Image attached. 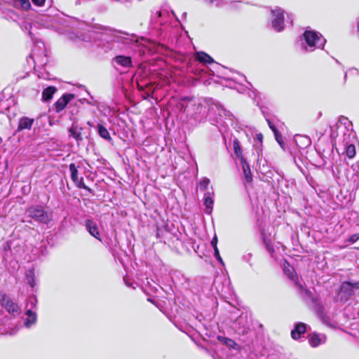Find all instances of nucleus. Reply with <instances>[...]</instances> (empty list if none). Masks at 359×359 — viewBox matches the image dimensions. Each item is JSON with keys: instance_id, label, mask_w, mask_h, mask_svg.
Returning a JSON list of instances; mask_svg holds the SVG:
<instances>
[{"instance_id": "1", "label": "nucleus", "mask_w": 359, "mask_h": 359, "mask_svg": "<svg viewBox=\"0 0 359 359\" xmlns=\"http://www.w3.org/2000/svg\"><path fill=\"white\" fill-rule=\"evenodd\" d=\"M94 31L99 33L96 46L102 47L104 52L118 48L126 49L138 42L137 36L135 34L122 32L102 25L92 26Z\"/></svg>"}, {"instance_id": "2", "label": "nucleus", "mask_w": 359, "mask_h": 359, "mask_svg": "<svg viewBox=\"0 0 359 359\" xmlns=\"http://www.w3.org/2000/svg\"><path fill=\"white\" fill-rule=\"evenodd\" d=\"M97 24H88L86 22L80 21L76 18H74L69 16L64 17H56L54 18L51 22V27L61 34H73L75 35L74 32L78 31L79 29H87V34H76L75 38L85 43H93L96 45L95 41V36L94 34L99 35L94 31L92 26L96 25ZM96 38H97L96 36Z\"/></svg>"}, {"instance_id": "3", "label": "nucleus", "mask_w": 359, "mask_h": 359, "mask_svg": "<svg viewBox=\"0 0 359 359\" xmlns=\"http://www.w3.org/2000/svg\"><path fill=\"white\" fill-rule=\"evenodd\" d=\"M174 17L175 13L167 9L153 11L150 19V27L154 32V36L164 38Z\"/></svg>"}, {"instance_id": "4", "label": "nucleus", "mask_w": 359, "mask_h": 359, "mask_svg": "<svg viewBox=\"0 0 359 359\" xmlns=\"http://www.w3.org/2000/svg\"><path fill=\"white\" fill-rule=\"evenodd\" d=\"M300 46L305 52H313L316 49H323L326 39L318 32L306 29L300 36Z\"/></svg>"}, {"instance_id": "5", "label": "nucleus", "mask_w": 359, "mask_h": 359, "mask_svg": "<svg viewBox=\"0 0 359 359\" xmlns=\"http://www.w3.org/2000/svg\"><path fill=\"white\" fill-rule=\"evenodd\" d=\"M209 116L210 121H212L213 125L219 124L222 127L228 126L226 121H228L231 126L234 122V116L222 106L218 104H215L210 108Z\"/></svg>"}, {"instance_id": "6", "label": "nucleus", "mask_w": 359, "mask_h": 359, "mask_svg": "<svg viewBox=\"0 0 359 359\" xmlns=\"http://www.w3.org/2000/svg\"><path fill=\"white\" fill-rule=\"evenodd\" d=\"M184 112L187 116L194 118L196 122L200 123L203 121L207 116L206 107L198 99H189Z\"/></svg>"}, {"instance_id": "7", "label": "nucleus", "mask_w": 359, "mask_h": 359, "mask_svg": "<svg viewBox=\"0 0 359 359\" xmlns=\"http://www.w3.org/2000/svg\"><path fill=\"white\" fill-rule=\"evenodd\" d=\"M359 290V281L347 280L341 283L338 298L341 302L348 301Z\"/></svg>"}, {"instance_id": "8", "label": "nucleus", "mask_w": 359, "mask_h": 359, "mask_svg": "<svg viewBox=\"0 0 359 359\" xmlns=\"http://www.w3.org/2000/svg\"><path fill=\"white\" fill-rule=\"evenodd\" d=\"M271 22L272 28L280 32L285 28L284 11L279 7L271 10Z\"/></svg>"}, {"instance_id": "9", "label": "nucleus", "mask_w": 359, "mask_h": 359, "mask_svg": "<svg viewBox=\"0 0 359 359\" xmlns=\"http://www.w3.org/2000/svg\"><path fill=\"white\" fill-rule=\"evenodd\" d=\"M27 212L29 217L39 222L47 224L50 220L49 214L41 206H32Z\"/></svg>"}, {"instance_id": "10", "label": "nucleus", "mask_w": 359, "mask_h": 359, "mask_svg": "<svg viewBox=\"0 0 359 359\" xmlns=\"http://www.w3.org/2000/svg\"><path fill=\"white\" fill-rule=\"evenodd\" d=\"M0 303L1 306L14 318L20 316L22 313L21 308L9 297L4 294L2 295L0 299Z\"/></svg>"}, {"instance_id": "11", "label": "nucleus", "mask_w": 359, "mask_h": 359, "mask_svg": "<svg viewBox=\"0 0 359 359\" xmlns=\"http://www.w3.org/2000/svg\"><path fill=\"white\" fill-rule=\"evenodd\" d=\"M111 63L114 67L119 72H122L124 69L132 67L131 57L126 55H116L112 59Z\"/></svg>"}, {"instance_id": "12", "label": "nucleus", "mask_w": 359, "mask_h": 359, "mask_svg": "<svg viewBox=\"0 0 359 359\" xmlns=\"http://www.w3.org/2000/svg\"><path fill=\"white\" fill-rule=\"evenodd\" d=\"M250 321L247 314H241L234 322L233 326L238 334H245L250 327Z\"/></svg>"}, {"instance_id": "13", "label": "nucleus", "mask_w": 359, "mask_h": 359, "mask_svg": "<svg viewBox=\"0 0 359 359\" xmlns=\"http://www.w3.org/2000/svg\"><path fill=\"white\" fill-rule=\"evenodd\" d=\"M83 225L85 226L88 232L94 238L102 242L100 233L97 223L91 219H86L84 221Z\"/></svg>"}, {"instance_id": "14", "label": "nucleus", "mask_w": 359, "mask_h": 359, "mask_svg": "<svg viewBox=\"0 0 359 359\" xmlns=\"http://www.w3.org/2000/svg\"><path fill=\"white\" fill-rule=\"evenodd\" d=\"M34 123V119L27 116H22L18 121L17 131L31 130Z\"/></svg>"}, {"instance_id": "15", "label": "nucleus", "mask_w": 359, "mask_h": 359, "mask_svg": "<svg viewBox=\"0 0 359 359\" xmlns=\"http://www.w3.org/2000/svg\"><path fill=\"white\" fill-rule=\"evenodd\" d=\"M74 97L72 94L63 95L60 99L55 103V111L60 112L65 109L69 102Z\"/></svg>"}, {"instance_id": "16", "label": "nucleus", "mask_w": 359, "mask_h": 359, "mask_svg": "<svg viewBox=\"0 0 359 359\" xmlns=\"http://www.w3.org/2000/svg\"><path fill=\"white\" fill-rule=\"evenodd\" d=\"M211 190H212V188L211 187ZM213 195L214 193L212 191H207L204 194L203 196V201H204V205L206 207V213L210 214L214 204V200H213Z\"/></svg>"}, {"instance_id": "17", "label": "nucleus", "mask_w": 359, "mask_h": 359, "mask_svg": "<svg viewBox=\"0 0 359 359\" xmlns=\"http://www.w3.org/2000/svg\"><path fill=\"white\" fill-rule=\"evenodd\" d=\"M25 314L26 318L25 320L24 325L27 328H29L36 323V313L31 309H27Z\"/></svg>"}, {"instance_id": "18", "label": "nucleus", "mask_w": 359, "mask_h": 359, "mask_svg": "<svg viewBox=\"0 0 359 359\" xmlns=\"http://www.w3.org/2000/svg\"><path fill=\"white\" fill-rule=\"evenodd\" d=\"M306 325L304 323H299L296 324L294 328L291 331V337L294 339H298L300 338L301 334L306 332Z\"/></svg>"}, {"instance_id": "19", "label": "nucleus", "mask_w": 359, "mask_h": 359, "mask_svg": "<svg viewBox=\"0 0 359 359\" xmlns=\"http://www.w3.org/2000/svg\"><path fill=\"white\" fill-rule=\"evenodd\" d=\"M240 163L242 166L243 172L245 176L246 182H251L252 180V177L249 164L248 163L245 158H241Z\"/></svg>"}, {"instance_id": "20", "label": "nucleus", "mask_w": 359, "mask_h": 359, "mask_svg": "<svg viewBox=\"0 0 359 359\" xmlns=\"http://www.w3.org/2000/svg\"><path fill=\"white\" fill-rule=\"evenodd\" d=\"M325 339L324 336L321 337L316 333L310 334L308 336L309 343L312 347H317L320 344L325 343Z\"/></svg>"}, {"instance_id": "21", "label": "nucleus", "mask_w": 359, "mask_h": 359, "mask_svg": "<svg viewBox=\"0 0 359 359\" xmlns=\"http://www.w3.org/2000/svg\"><path fill=\"white\" fill-rule=\"evenodd\" d=\"M82 128L79 127L76 124L73 123L72 127L69 129V137H72L76 140L77 142L82 141L83 138L81 136Z\"/></svg>"}, {"instance_id": "22", "label": "nucleus", "mask_w": 359, "mask_h": 359, "mask_svg": "<svg viewBox=\"0 0 359 359\" xmlns=\"http://www.w3.org/2000/svg\"><path fill=\"white\" fill-rule=\"evenodd\" d=\"M195 59L203 64H211L215 62L211 56L203 51L196 52Z\"/></svg>"}, {"instance_id": "23", "label": "nucleus", "mask_w": 359, "mask_h": 359, "mask_svg": "<svg viewBox=\"0 0 359 359\" xmlns=\"http://www.w3.org/2000/svg\"><path fill=\"white\" fill-rule=\"evenodd\" d=\"M294 140L297 146L302 149L307 147L311 143V139L304 135H297L294 137Z\"/></svg>"}, {"instance_id": "24", "label": "nucleus", "mask_w": 359, "mask_h": 359, "mask_svg": "<svg viewBox=\"0 0 359 359\" xmlns=\"http://www.w3.org/2000/svg\"><path fill=\"white\" fill-rule=\"evenodd\" d=\"M57 88L54 86H48L45 88L42 92V100L44 102L50 100L56 92Z\"/></svg>"}, {"instance_id": "25", "label": "nucleus", "mask_w": 359, "mask_h": 359, "mask_svg": "<svg viewBox=\"0 0 359 359\" xmlns=\"http://www.w3.org/2000/svg\"><path fill=\"white\" fill-rule=\"evenodd\" d=\"M284 273L285 275L292 280L296 282L297 280V273L292 266H291L287 262L284 265Z\"/></svg>"}, {"instance_id": "26", "label": "nucleus", "mask_w": 359, "mask_h": 359, "mask_svg": "<svg viewBox=\"0 0 359 359\" xmlns=\"http://www.w3.org/2000/svg\"><path fill=\"white\" fill-rule=\"evenodd\" d=\"M97 132H98L99 135L101 137H102V138H104V139H105L107 140H111L108 130L102 124H98L97 125Z\"/></svg>"}, {"instance_id": "27", "label": "nucleus", "mask_w": 359, "mask_h": 359, "mask_svg": "<svg viewBox=\"0 0 359 359\" xmlns=\"http://www.w3.org/2000/svg\"><path fill=\"white\" fill-rule=\"evenodd\" d=\"M233 147L235 154L237 156V157L239 158V160H241V158H244L242 154V149L240 146V142L237 139H234L233 141Z\"/></svg>"}, {"instance_id": "28", "label": "nucleus", "mask_w": 359, "mask_h": 359, "mask_svg": "<svg viewBox=\"0 0 359 359\" xmlns=\"http://www.w3.org/2000/svg\"><path fill=\"white\" fill-rule=\"evenodd\" d=\"M26 279L27 283L31 287H34L36 285L35 276L34 270H29L26 273Z\"/></svg>"}, {"instance_id": "29", "label": "nucleus", "mask_w": 359, "mask_h": 359, "mask_svg": "<svg viewBox=\"0 0 359 359\" xmlns=\"http://www.w3.org/2000/svg\"><path fill=\"white\" fill-rule=\"evenodd\" d=\"M205 2L211 6L216 8H222L226 4V1L225 0H204Z\"/></svg>"}, {"instance_id": "30", "label": "nucleus", "mask_w": 359, "mask_h": 359, "mask_svg": "<svg viewBox=\"0 0 359 359\" xmlns=\"http://www.w3.org/2000/svg\"><path fill=\"white\" fill-rule=\"evenodd\" d=\"M69 170L71 172V178L74 182H79L78 170L74 163L69 165Z\"/></svg>"}, {"instance_id": "31", "label": "nucleus", "mask_w": 359, "mask_h": 359, "mask_svg": "<svg viewBox=\"0 0 359 359\" xmlns=\"http://www.w3.org/2000/svg\"><path fill=\"white\" fill-rule=\"evenodd\" d=\"M209 184H210V180L207 177H204L203 179H202L200 181L198 187L201 191H207Z\"/></svg>"}, {"instance_id": "32", "label": "nucleus", "mask_w": 359, "mask_h": 359, "mask_svg": "<svg viewBox=\"0 0 359 359\" xmlns=\"http://www.w3.org/2000/svg\"><path fill=\"white\" fill-rule=\"evenodd\" d=\"M346 156L349 158H353L355 156V146L353 144H352L348 145L346 147Z\"/></svg>"}, {"instance_id": "33", "label": "nucleus", "mask_w": 359, "mask_h": 359, "mask_svg": "<svg viewBox=\"0 0 359 359\" xmlns=\"http://www.w3.org/2000/svg\"><path fill=\"white\" fill-rule=\"evenodd\" d=\"M37 304V299L35 296L29 297L27 299V307L32 310L33 308L36 307Z\"/></svg>"}, {"instance_id": "34", "label": "nucleus", "mask_w": 359, "mask_h": 359, "mask_svg": "<svg viewBox=\"0 0 359 359\" xmlns=\"http://www.w3.org/2000/svg\"><path fill=\"white\" fill-rule=\"evenodd\" d=\"M219 339L222 340L228 347L235 348V347L237 346L236 343L231 339L220 337H219Z\"/></svg>"}, {"instance_id": "35", "label": "nucleus", "mask_w": 359, "mask_h": 359, "mask_svg": "<svg viewBox=\"0 0 359 359\" xmlns=\"http://www.w3.org/2000/svg\"><path fill=\"white\" fill-rule=\"evenodd\" d=\"M267 123L271 130L273 132L276 141H278V130L275 125L269 118H266Z\"/></svg>"}, {"instance_id": "36", "label": "nucleus", "mask_w": 359, "mask_h": 359, "mask_svg": "<svg viewBox=\"0 0 359 359\" xmlns=\"http://www.w3.org/2000/svg\"><path fill=\"white\" fill-rule=\"evenodd\" d=\"M263 241L265 244L266 248L267 251L271 254V257H273V252L274 251L273 246L270 243V241L267 240L266 237L263 238Z\"/></svg>"}, {"instance_id": "37", "label": "nucleus", "mask_w": 359, "mask_h": 359, "mask_svg": "<svg viewBox=\"0 0 359 359\" xmlns=\"http://www.w3.org/2000/svg\"><path fill=\"white\" fill-rule=\"evenodd\" d=\"M74 183L80 189H83L89 192L92 191V189L84 184L83 178H81V180H79V182Z\"/></svg>"}, {"instance_id": "38", "label": "nucleus", "mask_w": 359, "mask_h": 359, "mask_svg": "<svg viewBox=\"0 0 359 359\" xmlns=\"http://www.w3.org/2000/svg\"><path fill=\"white\" fill-rule=\"evenodd\" d=\"M90 97H91V99H92V100H91V101L88 100L87 99L83 98V99H81V100H80V102H81L82 104H83V103H87V104H89V105H91V106H95V105H96V104H97V102L93 100V96H91V95H90Z\"/></svg>"}, {"instance_id": "39", "label": "nucleus", "mask_w": 359, "mask_h": 359, "mask_svg": "<svg viewBox=\"0 0 359 359\" xmlns=\"http://www.w3.org/2000/svg\"><path fill=\"white\" fill-rule=\"evenodd\" d=\"M358 240H359V233H355V234H353L351 235L348 239V241L351 243H355Z\"/></svg>"}, {"instance_id": "40", "label": "nucleus", "mask_w": 359, "mask_h": 359, "mask_svg": "<svg viewBox=\"0 0 359 359\" xmlns=\"http://www.w3.org/2000/svg\"><path fill=\"white\" fill-rule=\"evenodd\" d=\"M214 256L217 261H219V262L223 264V261H222V257L219 255V250H218L217 247H215V249H214Z\"/></svg>"}, {"instance_id": "41", "label": "nucleus", "mask_w": 359, "mask_h": 359, "mask_svg": "<svg viewBox=\"0 0 359 359\" xmlns=\"http://www.w3.org/2000/svg\"><path fill=\"white\" fill-rule=\"evenodd\" d=\"M33 4L36 5V6H42L44 2H45V0H32Z\"/></svg>"}, {"instance_id": "42", "label": "nucleus", "mask_w": 359, "mask_h": 359, "mask_svg": "<svg viewBox=\"0 0 359 359\" xmlns=\"http://www.w3.org/2000/svg\"><path fill=\"white\" fill-rule=\"evenodd\" d=\"M217 238L216 236H215L212 240L211 241V245L212 246L213 249H215V247H217Z\"/></svg>"}, {"instance_id": "43", "label": "nucleus", "mask_w": 359, "mask_h": 359, "mask_svg": "<svg viewBox=\"0 0 359 359\" xmlns=\"http://www.w3.org/2000/svg\"><path fill=\"white\" fill-rule=\"evenodd\" d=\"M22 7L26 8L27 6H30V4L28 0L24 1L22 4Z\"/></svg>"}, {"instance_id": "44", "label": "nucleus", "mask_w": 359, "mask_h": 359, "mask_svg": "<svg viewBox=\"0 0 359 359\" xmlns=\"http://www.w3.org/2000/svg\"><path fill=\"white\" fill-rule=\"evenodd\" d=\"M296 284H297V285H298V287H299V290H300L302 292H303V291H304V292H305V293H307V292H307V290H306V289L303 288V287H302V285L299 284L297 282H296Z\"/></svg>"}, {"instance_id": "45", "label": "nucleus", "mask_w": 359, "mask_h": 359, "mask_svg": "<svg viewBox=\"0 0 359 359\" xmlns=\"http://www.w3.org/2000/svg\"><path fill=\"white\" fill-rule=\"evenodd\" d=\"M358 69H356L355 68H352L348 70L349 74H355V73H358Z\"/></svg>"}, {"instance_id": "46", "label": "nucleus", "mask_w": 359, "mask_h": 359, "mask_svg": "<svg viewBox=\"0 0 359 359\" xmlns=\"http://www.w3.org/2000/svg\"><path fill=\"white\" fill-rule=\"evenodd\" d=\"M277 142L282 147L283 140H282V138H281V135L280 134L279 132H278V141H277Z\"/></svg>"}, {"instance_id": "47", "label": "nucleus", "mask_w": 359, "mask_h": 359, "mask_svg": "<svg viewBox=\"0 0 359 359\" xmlns=\"http://www.w3.org/2000/svg\"><path fill=\"white\" fill-rule=\"evenodd\" d=\"M337 130H340L341 132L344 131V128L342 126H337Z\"/></svg>"}, {"instance_id": "48", "label": "nucleus", "mask_w": 359, "mask_h": 359, "mask_svg": "<svg viewBox=\"0 0 359 359\" xmlns=\"http://www.w3.org/2000/svg\"><path fill=\"white\" fill-rule=\"evenodd\" d=\"M116 1L118 2H121V3H130L132 1V0H116Z\"/></svg>"}, {"instance_id": "49", "label": "nucleus", "mask_w": 359, "mask_h": 359, "mask_svg": "<svg viewBox=\"0 0 359 359\" xmlns=\"http://www.w3.org/2000/svg\"><path fill=\"white\" fill-rule=\"evenodd\" d=\"M334 136H335V132L334 131V129L332 128L331 137L333 138Z\"/></svg>"}, {"instance_id": "50", "label": "nucleus", "mask_w": 359, "mask_h": 359, "mask_svg": "<svg viewBox=\"0 0 359 359\" xmlns=\"http://www.w3.org/2000/svg\"><path fill=\"white\" fill-rule=\"evenodd\" d=\"M262 137H262V134H259V135H257V139H258V140H262Z\"/></svg>"}, {"instance_id": "51", "label": "nucleus", "mask_w": 359, "mask_h": 359, "mask_svg": "<svg viewBox=\"0 0 359 359\" xmlns=\"http://www.w3.org/2000/svg\"><path fill=\"white\" fill-rule=\"evenodd\" d=\"M11 15V18H13V15H16L15 13H13V11H10Z\"/></svg>"}, {"instance_id": "52", "label": "nucleus", "mask_w": 359, "mask_h": 359, "mask_svg": "<svg viewBox=\"0 0 359 359\" xmlns=\"http://www.w3.org/2000/svg\"><path fill=\"white\" fill-rule=\"evenodd\" d=\"M358 31L359 32V20H358V25H357Z\"/></svg>"}, {"instance_id": "53", "label": "nucleus", "mask_w": 359, "mask_h": 359, "mask_svg": "<svg viewBox=\"0 0 359 359\" xmlns=\"http://www.w3.org/2000/svg\"><path fill=\"white\" fill-rule=\"evenodd\" d=\"M1 142H2V140H1V138L0 137V144L1 143Z\"/></svg>"}]
</instances>
